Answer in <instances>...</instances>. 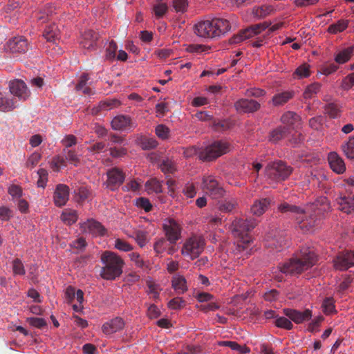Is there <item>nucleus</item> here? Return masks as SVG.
Here are the masks:
<instances>
[{"mask_svg":"<svg viewBox=\"0 0 354 354\" xmlns=\"http://www.w3.org/2000/svg\"><path fill=\"white\" fill-rule=\"evenodd\" d=\"M278 209L281 212L292 213L299 227L307 232L319 226L321 219L325 213L330 210L331 207L328 198L322 196L316 198L314 202L308 203L304 208L284 203L281 204Z\"/></svg>","mask_w":354,"mask_h":354,"instance_id":"nucleus-1","label":"nucleus"},{"mask_svg":"<svg viewBox=\"0 0 354 354\" xmlns=\"http://www.w3.org/2000/svg\"><path fill=\"white\" fill-rule=\"evenodd\" d=\"M317 261L314 250L309 247H303L294 257L279 264L277 269L281 274L297 275L312 268Z\"/></svg>","mask_w":354,"mask_h":354,"instance_id":"nucleus-2","label":"nucleus"},{"mask_svg":"<svg viewBox=\"0 0 354 354\" xmlns=\"http://www.w3.org/2000/svg\"><path fill=\"white\" fill-rule=\"evenodd\" d=\"M257 222L254 219L235 218L231 225V231L236 239V252L242 253L245 252V255L250 254V248L252 243V239L249 232L255 227Z\"/></svg>","mask_w":354,"mask_h":354,"instance_id":"nucleus-3","label":"nucleus"},{"mask_svg":"<svg viewBox=\"0 0 354 354\" xmlns=\"http://www.w3.org/2000/svg\"><path fill=\"white\" fill-rule=\"evenodd\" d=\"M100 259L103 264L100 271V276L102 279L114 280L122 274L124 262L116 253L108 250L104 251L102 254Z\"/></svg>","mask_w":354,"mask_h":354,"instance_id":"nucleus-4","label":"nucleus"},{"mask_svg":"<svg viewBox=\"0 0 354 354\" xmlns=\"http://www.w3.org/2000/svg\"><path fill=\"white\" fill-rule=\"evenodd\" d=\"M206 241L203 235L192 234L183 242L180 254L189 260L197 259L204 251Z\"/></svg>","mask_w":354,"mask_h":354,"instance_id":"nucleus-5","label":"nucleus"},{"mask_svg":"<svg viewBox=\"0 0 354 354\" xmlns=\"http://www.w3.org/2000/svg\"><path fill=\"white\" fill-rule=\"evenodd\" d=\"M230 151V145L225 140H217L201 147L198 158L203 161H212Z\"/></svg>","mask_w":354,"mask_h":354,"instance_id":"nucleus-6","label":"nucleus"},{"mask_svg":"<svg viewBox=\"0 0 354 354\" xmlns=\"http://www.w3.org/2000/svg\"><path fill=\"white\" fill-rule=\"evenodd\" d=\"M292 172V168L281 160L269 162L266 169V176L274 181L287 179Z\"/></svg>","mask_w":354,"mask_h":354,"instance_id":"nucleus-7","label":"nucleus"},{"mask_svg":"<svg viewBox=\"0 0 354 354\" xmlns=\"http://www.w3.org/2000/svg\"><path fill=\"white\" fill-rule=\"evenodd\" d=\"M201 189L212 198L218 199L224 196L225 191L212 175H205L202 178Z\"/></svg>","mask_w":354,"mask_h":354,"instance_id":"nucleus-8","label":"nucleus"},{"mask_svg":"<svg viewBox=\"0 0 354 354\" xmlns=\"http://www.w3.org/2000/svg\"><path fill=\"white\" fill-rule=\"evenodd\" d=\"M270 25H271L270 22L264 21L263 23L251 26L250 27L241 30L239 32L232 36L230 39L229 42L231 44H239L243 41L261 32L263 30H265Z\"/></svg>","mask_w":354,"mask_h":354,"instance_id":"nucleus-9","label":"nucleus"},{"mask_svg":"<svg viewBox=\"0 0 354 354\" xmlns=\"http://www.w3.org/2000/svg\"><path fill=\"white\" fill-rule=\"evenodd\" d=\"M162 230L170 244L175 245L182 237V225L174 218L165 219Z\"/></svg>","mask_w":354,"mask_h":354,"instance_id":"nucleus-10","label":"nucleus"},{"mask_svg":"<svg viewBox=\"0 0 354 354\" xmlns=\"http://www.w3.org/2000/svg\"><path fill=\"white\" fill-rule=\"evenodd\" d=\"M106 185L111 191L117 189L124 183L126 177L122 169L118 167L109 169L106 172Z\"/></svg>","mask_w":354,"mask_h":354,"instance_id":"nucleus-11","label":"nucleus"},{"mask_svg":"<svg viewBox=\"0 0 354 354\" xmlns=\"http://www.w3.org/2000/svg\"><path fill=\"white\" fill-rule=\"evenodd\" d=\"M333 265L339 270H346L354 266V252L344 251L339 253L333 259Z\"/></svg>","mask_w":354,"mask_h":354,"instance_id":"nucleus-12","label":"nucleus"},{"mask_svg":"<svg viewBox=\"0 0 354 354\" xmlns=\"http://www.w3.org/2000/svg\"><path fill=\"white\" fill-rule=\"evenodd\" d=\"M194 32L196 35L203 38L217 37L213 19L197 23L194 26Z\"/></svg>","mask_w":354,"mask_h":354,"instance_id":"nucleus-13","label":"nucleus"},{"mask_svg":"<svg viewBox=\"0 0 354 354\" xmlns=\"http://www.w3.org/2000/svg\"><path fill=\"white\" fill-rule=\"evenodd\" d=\"M28 49V41L22 36L9 39L5 45V50L12 53H24Z\"/></svg>","mask_w":354,"mask_h":354,"instance_id":"nucleus-14","label":"nucleus"},{"mask_svg":"<svg viewBox=\"0 0 354 354\" xmlns=\"http://www.w3.org/2000/svg\"><path fill=\"white\" fill-rule=\"evenodd\" d=\"M80 225L83 232L91 234L93 236H102L106 233V228L100 222L93 218L88 219Z\"/></svg>","mask_w":354,"mask_h":354,"instance_id":"nucleus-15","label":"nucleus"},{"mask_svg":"<svg viewBox=\"0 0 354 354\" xmlns=\"http://www.w3.org/2000/svg\"><path fill=\"white\" fill-rule=\"evenodd\" d=\"M111 128L115 131H130L136 127L131 118L129 115H118L113 118L111 122Z\"/></svg>","mask_w":354,"mask_h":354,"instance_id":"nucleus-16","label":"nucleus"},{"mask_svg":"<svg viewBox=\"0 0 354 354\" xmlns=\"http://www.w3.org/2000/svg\"><path fill=\"white\" fill-rule=\"evenodd\" d=\"M9 87L10 93L21 100H26L30 96V91L22 80H15L10 82Z\"/></svg>","mask_w":354,"mask_h":354,"instance_id":"nucleus-17","label":"nucleus"},{"mask_svg":"<svg viewBox=\"0 0 354 354\" xmlns=\"http://www.w3.org/2000/svg\"><path fill=\"white\" fill-rule=\"evenodd\" d=\"M236 110L241 113H249L258 111L260 104L254 100L240 99L234 103Z\"/></svg>","mask_w":354,"mask_h":354,"instance_id":"nucleus-18","label":"nucleus"},{"mask_svg":"<svg viewBox=\"0 0 354 354\" xmlns=\"http://www.w3.org/2000/svg\"><path fill=\"white\" fill-rule=\"evenodd\" d=\"M69 187L64 184L56 186L53 194V200L57 207H62L66 205L69 198Z\"/></svg>","mask_w":354,"mask_h":354,"instance_id":"nucleus-19","label":"nucleus"},{"mask_svg":"<svg viewBox=\"0 0 354 354\" xmlns=\"http://www.w3.org/2000/svg\"><path fill=\"white\" fill-rule=\"evenodd\" d=\"M284 314L296 324H301L309 320L312 317V311L306 309L303 312L294 309H284Z\"/></svg>","mask_w":354,"mask_h":354,"instance_id":"nucleus-20","label":"nucleus"},{"mask_svg":"<svg viewBox=\"0 0 354 354\" xmlns=\"http://www.w3.org/2000/svg\"><path fill=\"white\" fill-rule=\"evenodd\" d=\"M328 160L331 169L338 174H343L346 171V165L344 160L336 152H330L328 155Z\"/></svg>","mask_w":354,"mask_h":354,"instance_id":"nucleus-21","label":"nucleus"},{"mask_svg":"<svg viewBox=\"0 0 354 354\" xmlns=\"http://www.w3.org/2000/svg\"><path fill=\"white\" fill-rule=\"evenodd\" d=\"M124 322L120 317H115L105 322L102 326V332L106 335H111L123 329Z\"/></svg>","mask_w":354,"mask_h":354,"instance_id":"nucleus-22","label":"nucleus"},{"mask_svg":"<svg viewBox=\"0 0 354 354\" xmlns=\"http://www.w3.org/2000/svg\"><path fill=\"white\" fill-rule=\"evenodd\" d=\"M97 40V34L92 30H87L82 34L80 44L82 48L92 50L95 49Z\"/></svg>","mask_w":354,"mask_h":354,"instance_id":"nucleus-23","label":"nucleus"},{"mask_svg":"<svg viewBox=\"0 0 354 354\" xmlns=\"http://www.w3.org/2000/svg\"><path fill=\"white\" fill-rule=\"evenodd\" d=\"M276 8L272 5L263 4L252 8L251 15L255 19H261L274 14Z\"/></svg>","mask_w":354,"mask_h":354,"instance_id":"nucleus-24","label":"nucleus"},{"mask_svg":"<svg viewBox=\"0 0 354 354\" xmlns=\"http://www.w3.org/2000/svg\"><path fill=\"white\" fill-rule=\"evenodd\" d=\"M336 201L340 211L348 214L354 212V196H341Z\"/></svg>","mask_w":354,"mask_h":354,"instance_id":"nucleus-25","label":"nucleus"},{"mask_svg":"<svg viewBox=\"0 0 354 354\" xmlns=\"http://www.w3.org/2000/svg\"><path fill=\"white\" fill-rule=\"evenodd\" d=\"M281 121L283 124L288 126L286 127L289 128L290 131L298 128L301 125V118L299 115L292 111H288L283 114L281 118Z\"/></svg>","mask_w":354,"mask_h":354,"instance_id":"nucleus-26","label":"nucleus"},{"mask_svg":"<svg viewBox=\"0 0 354 354\" xmlns=\"http://www.w3.org/2000/svg\"><path fill=\"white\" fill-rule=\"evenodd\" d=\"M270 199L261 198L256 200L251 206V213L257 216H260L263 214L268 209L270 205Z\"/></svg>","mask_w":354,"mask_h":354,"instance_id":"nucleus-27","label":"nucleus"},{"mask_svg":"<svg viewBox=\"0 0 354 354\" xmlns=\"http://www.w3.org/2000/svg\"><path fill=\"white\" fill-rule=\"evenodd\" d=\"M290 133L289 128L280 126L270 132L268 140L272 143H277L283 139H287Z\"/></svg>","mask_w":354,"mask_h":354,"instance_id":"nucleus-28","label":"nucleus"},{"mask_svg":"<svg viewBox=\"0 0 354 354\" xmlns=\"http://www.w3.org/2000/svg\"><path fill=\"white\" fill-rule=\"evenodd\" d=\"M353 46H349L337 50L334 55V60L338 64H344L348 62L353 55Z\"/></svg>","mask_w":354,"mask_h":354,"instance_id":"nucleus-29","label":"nucleus"},{"mask_svg":"<svg viewBox=\"0 0 354 354\" xmlns=\"http://www.w3.org/2000/svg\"><path fill=\"white\" fill-rule=\"evenodd\" d=\"M213 21L217 37L231 30V23L229 20L223 18H214Z\"/></svg>","mask_w":354,"mask_h":354,"instance_id":"nucleus-30","label":"nucleus"},{"mask_svg":"<svg viewBox=\"0 0 354 354\" xmlns=\"http://www.w3.org/2000/svg\"><path fill=\"white\" fill-rule=\"evenodd\" d=\"M171 286L178 294H183L188 290L185 278L180 274H176L172 277Z\"/></svg>","mask_w":354,"mask_h":354,"instance_id":"nucleus-31","label":"nucleus"},{"mask_svg":"<svg viewBox=\"0 0 354 354\" xmlns=\"http://www.w3.org/2000/svg\"><path fill=\"white\" fill-rule=\"evenodd\" d=\"M60 31L55 24H50L46 27L43 35L50 42H55L59 39Z\"/></svg>","mask_w":354,"mask_h":354,"instance_id":"nucleus-32","label":"nucleus"},{"mask_svg":"<svg viewBox=\"0 0 354 354\" xmlns=\"http://www.w3.org/2000/svg\"><path fill=\"white\" fill-rule=\"evenodd\" d=\"M61 220L66 225H71L78 219L77 212L72 209H65L60 216Z\"/></svg>","mask_w":354,"mask_h":354,"instance_id":"nucleus-33","label":"nucleus"},{"mask_svg":"<svg viewBox=\"0 0 354 354\" xmlns=\"http://www.w3.org/2000/svg\"><path fill=\"white\" fill-rule=\"evenodd\" d=\"M344 156L351 160H354V136H350L341 146Z\"/></svg>","mask_w":354,"mask_h":354,"instance_id":"nucleus-34","label":"nucleus"},{"mask_svg":"<svg viewBox=\"0 0 354 354\" xmlns=\"http://www.w3.org/2000/svg\"><path fill=\"white\" fill-rule=\"evenodd\" d=\"M322 84L319 82H313L308 85L303 93V97L306 100H309L315 97L317 94L320 91Z\"/></svg>","mask_w":354,"mask_h":354,"instance_id":"nucleus-35","label":"nucleus"},{"mask_svg":"<svg viewBox=\"0 0 354 354\" xmlns=\"http://www.w3.org/2000/svg\"><path fill=\"white\" fill-rule=\"evenodd\" d=\"M162 183L156 178H151L145 183L146 191L149 194H159L162 192Z\"/></svg>","mask_w":354,"mask_h":354,"instance_id":"nucleus-36","label":"nucleus"},{"mask_svg":"<svg viewBox=\"0 0 354 354\" xmlns=\"http://www.w3.org/2000/svg\"><path fill=\"white\" fill-rule=\"evenodd\" d=\"M310 74V66L306 63H304L295 69L292 74V77L295 79L300 80L308 77Z\"/></svg>","mask_w":354,"mask_h":354,"instance_id":"nucleus-37","label":"nucleus"},{"mask_svg":"<svg viewBox=\"0 0 354 354\" xmlns=\"http://www.w3.org/2000/svg\"><path fill=\"white\" fill-rule=\"evenodd\" d=\"M293 97V93L284 91L275 94L272 97V103L274 106H280L286 103Z\"/></svg>","mask_w":354,"mask_h":354,"instance_id":"nucleus-38","label":"nucleus"},{"mask_svg":"<svg viewBox=\"0 0 354 354\" xmlns=\"http://www.w3.org/2000/svg\"><path fill=\"white\" fill-rule=\"evenodd\" d=\"M324 110L325 113L330 118H337L341 115L342 106L336 103H329L326 105Z\"/></svg>","mask_w":354,"mask_h":354,"instance_id":"nucleus-39","label":"nucleus"},{"mask_svg":"<svg viewBox=\"0 0 354 354\" xmlns=\"http://www.w3.org/2000/svg\"><path fill=\"white\" fill-rule=\"evenodd\" d=\"M127 235L129 237L133 238L140 248L145 246L148 241V233L144 230H136L133 235Z\"/></svg>","mask_w":354,"mask_h":354,"instance_id":"nucleus-40","label":"nucleus"},{"mask_svg":"<svg viewBox=\"0 0 354 354\" xmlns=\"http://www.w3.org/2000/svg\"><path fill=\"white\" fill-rule=\"evenodd\" d=\"M238 206V202L236 198H231L222 201L218 206L221 212L230 213L235 209Z\"/></svg>","mask_w":354,"mask_h":354,"instance_id":"nucleus-41","label":"nucleus"},{"mask_svg":"<svg viewBox=\"0 0 354 354\" xmlns=\"http://www.w3.org/2000/svg\"><path fill=\"white\" fill-rule=\"evenodd\" d=\"M168 241L167 238H158L153 243V250L156 255L158 256L165 252L168 246Z\"/></svg>","mask_w":354,"mask_h":354,"instance_id":"nucleus-42","label":"nucleus"},{"mask_svg":"<svg viewBox=\"0 0 354 354\" xmlns=\"http://www.w3.org/2000/svg\"><path fill=\"white\" fill-rule=\"evenodd\" d=\"M348 22L347 20H339L337 23L328 26V32L331 34L341 32L348 27Z\"/></svg>","mask_w":354,"mask_h":354,"instance_id":"nucleus-43","label":"nucleus"},{"mask_svg":"<svg viewBox=\"0 0 354 354\" xmlns=\"http://www.w3.org/2000/svg\"><path fill=\"white\" fill-rule=\"evenodd\" d=\"M322 310L326 315H330L336 312L335 301L333 297H326L324 299L322 305Z\"/></svg>","mask_w":354,"mask_h":354,"instance_id":"nucleus-44","label":"nucleus"},{"mask_svg":"<svg viewBox=\"0 0 354 354\" xmlns=\"http://www.w3.org/2000/svg\"><path fill=\"white\" fill-rule=\"evenodd\" d=\"M168 6L165 3L159 2L153 6V13L156 19H160L167 12Z\"/></svg>","mask_w":354,"mask_h":354,"instance_id":"nucleus-45","label":"nucleus"},{"mask_svg":"<svg viewBox=\"0 0 354 354\" xmlns=\"http://www.w3.org/2000/svg\"><path fill=\"white\" fill-rule=\"evenodd\" d=\"M139 143L144 150L154 149L158 146V142L153 138L141 137Z\"/></svg>","mask_w":354,"mask_h":354,"instance_id":"nucleus-46","label":"nucleus"},{"mask_svg":"<svg viewBox=\"0 0 354 354\" xmlns=\"http://www.w3.org/2000/svg\"><path fill=\"white\" fill-rule=\"evenodd\" d=\"M66 166L65 159L60 156H55L50 162V168L55 172H59L62 167Z\"/></svg>","mask_w":354,"mask_h":354,"instance_id":"nucleus-47","label":"nucleus"},{"mask_svg":"<svg viewBox=\"0 0 354 354\" xmlns=\"http://www.w3.org/2000/svg\"><path fill=\"white\" fill-rule=\"evenodd\" d=\"M292 129L290 130V133L288 135L287 140L290 145L293 147H296L299 144L303 142L304 140V136L297 131H295L293 133H292Z\"/></svg>","mask_w":354,"mask_h":354,"instance_id":"nucleus-48","label":"nucleus"},{"mask_svg":"<svg viewBox=\"0 0 354 354\" xmlns=\"http://www.w3.org/2000/svg\"><path fill=\"white\" fill-rule=\"evenodd\" d=\"M339 68L338 65L335 63H325L319 68V72L326 76L335 73Z\"/></svg>","mask_w":354,"mask_h":354,"instance_id":"nucleus-49","label":"nucleus"},{"mask_svg":"<svg viewBox=\"0 0 354 354\" xmlns=\"http://www.w3.org/2000/svg\"><path fill=\"white\" fill-rule=\"evenodd\" d=\"M160 168L165 174H173L176 170L175 163L169 158L162 160Z\"/></svg>","mask_w":354,"mask_h":354,"instance_id":"nucleus-50","label":"nucleus"},{"mask_svg":"<svg viewBox=\"0 0 354 354\" xmlns=\"http://www.w3.org/2000/svg\"><path fill=\"white\" fill-rule=\"evenodd\" d=\"M41 159V154L35 151L31 153L26 162V167L30 169H33Z\"/></svg>","mask_w":354,"mask_h":354,"instance_id":"nucleus-51","label":"nucleus"},{"mask_svg":"<svg viewBox=\"0 0 354 354\" xmlns=\"http://www.w3.org/2000/svg\"><path fill=\"white\" fill-rule=\"evenodd\" d=\"M118 49V46L116 43L113 41L109 42L107 48H106L105 52V58L109 61H113L116 57V51Z\"/></svg>","mask_w":354,"mask_h":354,"instance_id":"nucleus-52","label":"nucleus"},{"mask_svg":"<svg viewBox=\"0 0 354 354\" xmlns=\"http://www.w3.org/2000/svg\"><path fill=\"white\" fill-rule=\"evenodd\" d=\"M147 285L148 288V294L150 295L154 299H158L160 292L161 290L159 285L156 284L152 281H148L147 282Z\"/></svg>","mask_w":354,"mask_h":354,"instance_id":"nucleus-53","label":"nucleus"},{"mask_svg":"<svg viewBox=\"0 0 354 354\" xmlns=\"http://www.w3.org/2000/svg\"><path fill=\"white\" fill-rule=\"evenodd\" d=\"M186 305V301L182 297H175L171 299L168 304L167 306L169 309L171 310H179L184 308Z\"/></svg>","mask_w":354,"mask_h":354,"instance_id":"nucleus-54","label":"nucleus"},{"mask_svg":"<svg viewBox=\"0 0 354 354\" xmlns=\"http://www.w3.org/2000/svg\"><path fill=\"white\" fill-rule=\"evenodd\" d=\"M156 135L161 140H167L169 136L170 130L164 124H158L155 129Z\"/></svg>","mask_w":354,"mask_h":354,"instance_id":"nucleus-55","label":"nucleus"},{"mask_svg":"<svg viewBox=\"0 0 354 354\" xmlns=\"http://www.w3.org/2000/svg\"><path fill=\"white\" fill-rule=\"evenodd\" d=\"M188 5L187 0H172V6L176 12H185Z\"/></svg>","mask_w":354,"mask_h":354,"instance_id":"nucleus-56","label":"nucleus"},{"mask_svg":"<svg viewBox=\"0 0 354 354\" xmlns=\"http://www.w3.org/2000/svg\"><path fill=\"white\" fill-rule=\"evenodd\" d=\"M210 48L207 46L198 44H189L186 50L189 53H201L207 52Z\"/></svg>","mask_w":354,"mask_h":354,"instance_id":"nucleus-57","label":"nucleus"},{"mask_svg":"<svg viewBox=\"0 0 354 354\" xmlns=\"http://www.w3.org/2000/svg\"><path fill=\"white\" fill-rule=\"evenodd\" d=\"M109 153L112 158H122L127 154V149L123 147H112L109 148Z\"/></svg>","mask_w":354,"mask_h":354,"instance_id":"nucleus-58","label":"nucleus"},{"mask_svg":"<svg viewBox=\"0 0 354 354\" xmlns=\"http://www.w3.org/2000/svg\"><path fill=\"white\" fill-rule=\"evenodd\" d=\"M64 153L66 154V159L68 161L73 163L75 166H77L80 163V158L74 150L64 149Z\"/></svg>","mask_w":354,"mask_h":354,"instance_id":"nucleus-59","label":"nucleus"},{"mask_svg":"<svg viewBox=\"0 0 354 354\" xmlns=\"http://www.w3.org/2000/svg\"><path fill=\"white\" fill-rule=\"evenodd\" d=\"M37 174L39 176V179L37 180V186L39 187L44 188L48 181V171L45 169L40 168L37 171Z\"/></svg>","mask_w":354,"mask_h":354,"instance_id":"nucleus-60","label":"nucleus"},{"mask_svg":"<svg viewBox=\"0 0 354 354\" xmlns=\"http://www.w3.org/2000/svg\"><path fill=\"white\" fill-rule=\"evenodd\" d=\"M114 245L116 249L123 252H129L133 248L131 244L120 239H117L115 241Z\"/></svg>","mask_w":354,"mask_h":354,"instance_id":"nucleus-61","label":"nucleus"},{"mask_svg":"<svg viewBox=\"0 0 354 354\" xmlns=\"http://www.w3.org/2000/svg\"><path fill=\"white\" fill-rule=\"evenodd\" d=\"M275 325L279 328H282L286 330H290L292 328V322L286 317H281L275 320Z\"/></svg>","mask_w":354,"mask_h":354,"instance_id":"nucleus-62","label":"nucleus"},{"mask_svg":"<svg viewBox=\"0 0 354 354\" xmlns=\"http://www.w3.org/2000/svg\"><path fill=\"white\" fill-rule=\"evenodd\" d=\"M12 270L15 274L24 275L26 273L24 264L19 259L12 261Z\"/></svg>","mask_w":354,"mask_h":354,"instance_id":"nucleus-63","label":"nucleus"},{"mask_svg":"<svg viewBox=\"0 0 354 354\" xmlns=\"http://www.w3.org/2000/svg\"><path fill=\"white\" fill-rule=\"evenodd\" d=\"M136 205L137 207L145 209V212H149L152 208L149 200L143 197L138 198L136 201Z\"/></svg>","mask_w":354,"mask_h":354,"instance_id":"nucleus-64","label":"nucleus"}]
</instances>
